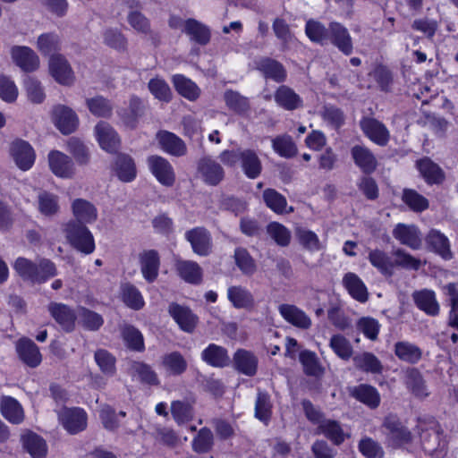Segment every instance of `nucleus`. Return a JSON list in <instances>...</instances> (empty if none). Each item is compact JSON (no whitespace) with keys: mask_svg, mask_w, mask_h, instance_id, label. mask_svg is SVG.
Returning <instances> with one entry per match:
<instances>
[{"mask_svg":"<svg viewBox=\"0 0 458 458\" xmlns=\"http://www.w3.org/2000/svg\"><path fill=\"white\" fill-rule=\"evenodd\" d=\"M228 300L237 309L250 308L254 303L252 294L242 286H231L227 290Z\"/></svg>","mask_w":458,"mask_h":458,"instance_id":"45","label":"nucleus"},{"mask_svg":"<svg viewBox=\"0 0 458 458\" xmlns=\"http://www.w3.org/2000/svg\"><path fill=\"white\" fill-rule=\"evenodd\" d=\"M402 200L411 210L416 213H420L426 210L428 207V201L427 198L412 189H403Z\"/></svg>","mask_w":458,"mask_h":458,"instance_id":"53","label":"nucleus"},{"mask_svg":"<svg viewBox=\"0 0 458 458\" xmlns=\"http://www.w3.org/2000/svg\"><path fill=\"white\" fill-rule=\"evenodd\" d=\"M175 269L186 283L199 284L202 282L203 270L195 261L179 259L175 263Z\"/></svg>","mask_w":458,"mask_h":458,"instance_id":"31","label":"nucleus"},{"mask_svg":"<svg viewBox=\"0 0 458 458\" xmlns=\"http://www.w3.org/2000/svg\"><path fill=\"white\" fill-rule=\"evenodd\" d=\"M24 448L33 458H44L47 454L45 440L35 433H29L22 437Z\"/></svg>","mask_w":458,"mask_h":458,"instance_id":"49","label":"nucleus"},{"mask_svg":"<svg viewBox=\"0 0 458 458\" xmlns=\"http://www.w3.org/2000/svg\"><path fill=\"white\" fill-rule=\"evenodd\" d=\"M258 358L247 350L239 349L233 355L235 369L242 374L252 377L258 370Z\"/></svg>","mask_w":458,"mask_h":458,"instance_id":"29","label":"nucleus"},{"mask_svg":"<svg viewBox=\"0 0 458 458\" xmlns=\"http://www.w3.org/2000/svg\"><path fill=\"white\" fill-rule=\"evenodd\" d=\"M14 63L24 72H30L39 66V59L36 53L28 47H14L12 49Z\"/></svg>","mask_w":458,"mask_h":458,"instance_id":"20","label":"nucleus"},{"mask_svg":"<svg viewBox=\"0 0 458 458\" xmlns=\"http://www.w3.org/2000/svg\"><path fill=\"white\" fill-rule=\"evenodd\" d=\"M19 359L30 368H37L42 361V354L38 345L29 338H21L15 344Z\"/></svg>","mask_w":458,"mask_h":458,"instance_id":"9","label":"nucleus"},{"mask_svg":"<svg viewBox=\"0 0 458 458\" xmlns=\"http://www.w3.org/2000/svg\"><path fill=\"white\" fill-rule=\"evenodd\" d=\"M53 119L63 134L72 133L79 124L77 114L68 106L58 105L54 107Z\"/></svg>","mask_w":458,"mask_h":458,"instance_id":"15","label":"nucleus"},{"mask_svg":"<svg viewBox=\"0 0 458 458\" xmlns=\"http://www.w3.org/2000/svg\"><path fill=\"white\" fill-rule=\"evenodd\" d=\"M72 210L76 220L81 224H92L98 218L97 208L89 200L76 199L72 203Z\"/></svg>","mask_w":458,"mask_h":458,"instance_id":"32","label":"nucleus"},{"mask_svg":"<svg viewBox=\"0 0 458 458\" xmlns=\"http://www.w3.org/2000/svg\"><path fill=\"white\" fill-rule=\"evenodd\" d=\"M214 445V436L208 428H202L193 437L191 442L192 450L197 454H207Z\"/></svg>","mask_w":458,"mask_h":458,"instance_id":"50","label":"nucleus"},{"mask_svg":"<svg viewBox=\"0 0 458 458\" xmlns=\"http://www.w3.org/2000/svg\"><path fill=\"white\" fill-rule=\"evenodd\" d=\"M161 366L169 375L180 376L187 370L188 363L181 352L174 351L162 356Z\"/></svg>","mask_w":458,"mask_h":458,"instance_id":"36","label":"nucleus"},{"mask_svg":"<svg viewBox=\"0 0 458 458\" xmlns=\"http://www.w3.org/2000/svg\"><path fill=\"white\" fill-rule=\"evenodd\" d=\"M255 68L266 78L282 83L287 78L284 66L276 59L261 57L255 61Z\"/></svg>","mask_w":458,"mask_h":458,"instance_id":"11","label":"nucleus"},{"mask_svg":"<svg viewBox=\"0 0 458 458\" xmlns=\"http://www.w3.org/2000/svg\"><path fill=\"white\" fill-rule=\"evenodd\" d=\"M405 384L412 393L419 397L427 396L426 386L420 371L416 369H409L405 373Z\"/></svg>","mask_w":458,"mask_h":458,"instance_id":"61","label":"nucleus"},{"mask_svg":"<svg viewBox=\"0 0 458 458\" xmlns=\"http://www.w3.org/2000/svg\"><path fill=\"white\" fill-rule=\"evenodd\" d=\"M343 284L349 294L359 302L364 303L369 299V292L362 280L354 273H346L343 277Z\"/></svg>","mask_w":458,"mask_h":458,"instance_id":"33","label":"nucleus"},{"mask_svg":"<svg viewBox=\"0 0 458 458\" xmlns=\"http://www.w3.org/2000/svg\"><path fill=\"white\" fill-rule=\"evenodd\" d=\"M278 311L286 322L295 327L308 329L311 327L310 318L295 305L281 304L278 307Z\"/></svg>","mask_w":458,"mask_h":458,"instance_id":"18","label":"nucleus"},{"mask_svg":"<svg viewBox=\"0 0 458 458\" xmlns=\"http://www.w3.org/2000/svg\"><path fill=\"white\" fill-rule=\"evenodd\" d=\"M2 415L13 424H20L24 420V411L21 403L13 397L3 396L0 400Z\"/></svg>","mask_w":458,"mask_h":458,"instance_id":"34","label":"nucleus"},{"mask_svg":"<svg viewBox=\"0 0 458 458\" xmlns=\"http://www.w3.org/2000/svg\"><path fill=\"white\" fill-rule=\"evenodd\" d=\"M185 239L191 243L192 251L201 257L208 256L212 251V236L202 226L188 230L184 233Z\"/></svg>","mask_w":458,"mask_h":458,"instance_id":"3","label":"nucleus"},{"mask_svg":"<svg viewBox=\"0 0 458 458\" xmlns=\"http://www.w3.org/2000/svg\"><path fill=\"white\" fill-rule=\"evenodd\" d=\"M329 346L333 352L342 360H348L353 357V348L350 341L344 335L337 334L334 335L329 342Z\"/></svg>","mask_w":458,"mask_h":458,"instance_id":"55","label":"nucleus"},{"mask_svg":"<svg viewBox=\"0 0 458 458\" xmlns=\"http://www.w3.org/2000/svg\"><path fill=\"white\" fill-rule=\"evenodd\" d=\"M161 148L174 157H182L187 153L184 141L173 132L167 131H159L157 135Z\"/></svg>","mask_w":458,"mask_h":458,"instance_id":"24","label":"nucleus"},{"mask_svg":"<svg viewBox=\"0 0 458 458\" xmlns=\"http://www.w3.org/2000/svg\"><path fill=\"white\" fill-rule=\"evenodd\" d=\"M131 370L133 375L139 377L142 383L154 386L159 384L157 373L148 364L140 361H133L131 364Z\"/></svg>","mask_w":458,"mask_h":458,"instance_id":"57","label":"nucleus"},{"mask_svg":"<svg viewBox=\"0 0 458 458\" xmlns=\"http://www.w3.org/2000/svg\"><path fill=\"white\" fill-rule=\"evenodd\" d=\"M305 33L312 42L320 45L327 43L330 37L329 26L326 27L322 22L312 19L306 22Z\"/></svg>","mask_w":458,"mask_h":458,"instance_id":"43","label":"nucleus"},{"mask_svg":"<svg viewBox=\"0 0 458 458\" xmlns=\"http://www.w3.org/2000/svg\"><path fill=\"white\" fill-rule=\"evenodd\" d=\"M275 102L287 111H293L303 106V100L292 88L281 85L274 94Z\"/></svg>","mask_w":458,"mask_h":458,"instance_id":"19","label":"nucleus"},{"mask_svg":"<svg viewBox=\"0 0 458 458\" xmlns=\"http://www.w3.org/2000/svg\"><path fill=\"white\" fill-rule=\"evenodd\" d=\"M13 269L24 281L32 284H42L57 276L55 264L47 258L36 261L19 257L13 263Z\"/></svg>","mask_w":458,"mask_h":458,"instance_id":"1","label":"nucleus"},{"mask_svg":"<svg viewBox=\"0 0 458 458\" xmlns=\"http://www.w3.org/2000/svg\"><path fill=\"white\" fill-rule=\"evenodd\" d=\"M172 81L176 91L190 101L196 100L200 95V89L191 80L182 74L173 76Z\"/></svg>","mask_w":458,"mask_h":458,"instance_id":"40","label":"nucleus"},{"mask_svg":"<svg viewBox=\"0 0 458 458\" xmlns=\"http://www.w3.org/2000/svg\"><path fill=\"white\" fill-rule=\"evenodd\" d=\"M113 170L119 180L124 182L133 181L137 174L134 160L131 156L123 153H120L115 157Z\"/></svg>","mask_w":458,"mask_h":458,"instance_id":"26","label":"nucleus"},{"mask_svg":"<svg viewBox=\"0 0 458 458\" xmlns=\"http://www.w3.org/2000/svg\"><path fill=\"white\" fill-rule=\"evenodd\" d=\"M384 427L387 430L388 442L394 447H400L411 442V432L395 417H386Z\"/></svg>","mask_w":458,"mask_h":458,"instance_id":"12","label":"nucleus"},{"mask_svg":"<svg viewBox=\"0 0 458 458\" xmlns=\"http://www.w3.org/2000/svg\"><path fill=\"white\" fill-rule=\"evenodd\" d=\"M38 202L39 212L46 216H54L59 210L58 198L52 193L47 191L39 193Z\"/></svg>","mask_w":458,"mask_h":458,"instance_id":"62","label":"nucleus"},{"mask_svg":"<svg viewBox=\"0 0 458 458\" xmlns=\"http://www.w3.org/2000/svg\"><path fill=\"white\" fill-rule=\"evenodd\" d=\"M58 418L70 434H77L87 427V413L80 408H64L58 413Z\"/></svg>","mask_w":458,"mask_h":458,"instance_id":"5","label":"nucleus"},{"mask_svg":"<svg viewBox=\"0 0 458 458\" xmlns=\"http://www.w3.org/2000/svg\"><path fill=\"white\" fill-rule=\"evenodd\" d=\"M224 100L226 106L238 114H245L250 108L248 98L233 89L225 91Z\"/></svg>","mask_w":458,"mask_h":458,"instance_id":"42","label":"nucleus"},{"mask_svg":"<svg viewBox=\"0 0 458 458\" xmlns=\"http://www.w3.org/2000/svg\"><path fill=\"white\" fill-rule=\"evenodd\" d=\"M272 148L280 157L290 158L297 155V146L288 134L278 135L272 139Z\"/></svg>","mask_w":458,"mask_h":458,"instance_id":"44","label":"nucleus"},{"mask_svg":"<svg viewBox=\"0 0 458 458\" xmlns=\"http://www.w3.org/2000/svg\"><path fill=\"white\" fill-rule=\"evenodd\" d=\"M352 363L356 369L364 373L379 375L384 369L379 359L369 352H361L353 355Z\"/></svg>","mask_w":458,"mask_h":458,"instance_id":"21","label":"nucleus"},{"mask_svg":"<svg viewBox=\"0 0 458 458\" xmlns=\"http://www.w3.org/2000/svg\"><path fill=\"white\" fill-rule=\"evenodd\" d=\"M140 271L143 277L148 282H154L159 271V255L155 250H144L140 254Z\"/></svg>","mask_w":458,"mask_h":458,"instance_id":"23","label":"nucleus"},{"mask_svg":"<svg viewBox=\"0 0 458 458\" xmlns=\"http://www.w3.org/2000/svg\"><path fill=\"white\" fill-rule=\"evenodd\" d=\"M147 162L150 172L161 184L172 186L174 183L175 174L168 160L160 156H150Z\"/></svg>","mask_w":458,"mask_h":458,"instance_id":"4","label":"nucleus"},{"mask_svg":"<svg viewBox=\"0 0 458 458\" xmlns=\"http://www.w3.org/2000/svg\"><path fill=\"white\" fill-rule=\"evenodd\" d=\"M143 104L140 98L131 96L129 100V109L120 110L118 114L122 118L123 122L130 127H134L137 119L143 114Z\"/></svg>","mask_w":458,"mask_h":458,"instance_id":"47","label":"nucleus"},{"mask_svg":"<svg viewBox=\"0 0 458 458\" xmlns=\"http://www.w3.org/2000/svg\"><path fill=\"white\" fill-rule=\"evenodd\" d=\"M350 395L370 409H376L380 404V394L377 389L368 384H360L349 390Z\"/></svg>","mask_w":458,"mask_h":458,"instance_id":"22","label":"nucleus"},{"mask_svg":"<svg viewBox=\"0 0 458 458\" xmlns=\"http://www.w3.org/2000/svg\"><path fill=\"white\" fill-rule=\"evenodd\" d=\"M171 413L177 424H184L193 418V405L187 400L174 401L171 403Z\"/></svg>","mask_w":458,"mask_h":458,"instance_id":"52","label":"nucleus"},{"mask_svg":"<svg viewBox=\"0 0 458 458\" xmlns=\"http://www.w3.org/2000/svg\"><path fill=\"white\" fill-rule=\"evenodd\" d=\"M183 32L189 35L191 40L201 46L207 45L211 37L209 28L195 19L185 21Z\"/></svg>","mask_w":458,"mask_h":458,"instance_id":"38","label":"nucleus"},{"mask_svg":"<svg viewBox=\"0 0 458 458\" xmlns=\"http://www.w3.org/2000/svg\"><path fill=\"white\" fill-rule=\"evenodd\" d=\"M47 157L49 168L55 175L64 179L74 175V164L69 156L58 150H52Z\"/></svg>","mask_w":458,"mask_h":458,"instance_id":"6","label":"nucleus"},{"mask_svg":"<svg viewBox=\"0 0 458 458\" xmlns=\"http://www.w3.org/2000/svg\"><path fill=\"white\" fill-rule=\"evenodd\" d=\"M393 236L400 242L413 250H417L421 245L420 232L414 225L398 224L393 230Z\"/></svg>","mask_w":458,"mask_h":458,"instance_id":"28","label":"nucleus"},{"mask_svg":"<svg viewBox=\"0 0 458 458\" xmlns=\"http://www.w3.org/2000/svg\"><path fill=\"white\" fill-rule=\"evenodd\" d=\"M49 71L54 79L62 85H72L74 81L73 72L64 56L53 55L49 59Z\"/></svg>","mask_w":458,"mask_h":458,"instance_id":"14","label":"nucleus"},{"mask_svg":"<svg viewBox=\"0 0 458 458\" xmlns=\"http://www.w3.org/2000/svg\"><path fill=\"white\" fill-rule=\"evenodd\" d=\"M431 250L444 259H451L453 257L449 240L438 231L431 230Z\"/></svg>","mask_w":458,"mask_h":458,"instance_id":"58","label":"nucleus"},{"mask_svg":"<svg viewBox=\"0 0 458 458\" xmlns=\"http://www.w3.org/2000/svg\"><path fill=\"white\" fill-rule=\"evenodd\" d=\"M67 150L73 156L79 165H87L89 161V152L84 143L78 138H70L67 141Z\"/></svg>","mask_w":458,"mask_h":458,"instance_id":"63","label":"nucleus"},{"mask_svg":"<svg viewBox=\"0 0 458 458\" xmlns=\"http://www.w3.org/2000/svg\"><path fill=\"white\" fill-rule=\"evenodd\" d=\"M86 105L90 113L98 117H110L113 114V106L110 101L102 96L88 98Z\"/></svg>","mask_w":458,"mask_h":458,"instance_id":"56","label":"nucleus"},{"mask_svg":"<svg viewBox=\"0 0 458 458\" xmlns=\"http://www.w3.org/2000/svg\"><path fill=\"white\" fill-rule=\"evenodd\" d=\"M263 200L276 214L287 212V200L285 197L274 189H266L263 191ZM292 211L293 208H290L288 212Z\"/></svg>","mask_w":458,"mask_h":458,"instance_id":"48","label":"nucleus"},{"mask_svg":"<svg viewBox=\"0 0 458 458\" xmlns=\"http://www.w3.org/2000/svg\"><path fill=\"white\" fill-rule=\"evenodd\" d=\"M168 312L182 330L188 333H191L194 330L197 324V317L189 308L177 303H172L169 305Z\"/></svg>","mask_w":458,"mask_h":458,"instance_id":"27","label":"nucleus"},{"mask_svg":"<svg viewBox=\"0 0 458 458\" xmlns=\"http://www.w3.org/2000/svg\"><path fill=\"white\" fill-rule=\"evenodd\" d=\"M47 310L55 322L66 332H72L75 327V321L78 318V312L66 304L59 302H50Z\"/></svg>","mask_w":458,"mask_h":458,"instance_id":"8","label":"nucleus"},{"mask_svg":"<svg viewBox=\"0 0 458 458\" xmlns=\"http://www.w3.org/2000/svg\"><path fill=\"white\" fill-rule=\"evenodd\" d=\"M201 359L207 364L216 368H224L230 362L226 349L215 344H210L202 351Z\"/></svg>","mask_w":458,"mask_h":458,"instance_id":"35","label":"nucleus"},{"mask_svg":"<svg viewBox=\"0 0 458 458\" xmlns=\"http://www.w3.org/2000/svg\"><path fill=\"white\" fill-rule=\"evenodd\" d=\"M394 354L403 361L408 363H417L421 359V350L415 344L400 341L394 344Z\"/></svg>","mask_w":458,"mask_h":458,"instance_id":"41","label":"nucleus"},{"mask_svg":"<svg viewBox=\"0 0 458 458\" xmlns=\"http://www.w3.org/2000/svg\"><path fill=\"white\" fill-rule=\"evenodd\" d=\"M95 135L100 148L106 152L114 153L120 147L121 140L115 130L106 122L95 126Z\"/></svg>","mask_w":458,"mask_h":458,"instance_id":"10","label":"nucleus"},{"mask_svg":"<svg viewBox=\"0 0 458 458\" xmlns=\"http://www.w3.org/2000/svg\"><path fill=\"white\" fill-rule=\"evenodd\" d=\"M360 125L365 135L377 144L384 146L388 142L389 131L381 122L364 117L360 120Z\"/></svg>","mask_w":458,"mask_h":458,"instance_id":"17","label":"nucleus"},{"mask_svg":"<svg viewBox=\"0 0 458 458\" xmlns=\"http://www.w3.org/2000/svg\"><path fill=\"white\" fill-rule=\"evenodd\" d=\"M242 168L248 178L255 179L259 176L262 165L257 153L252 149L241 151Z\"/></svg>","mask_w":458,"mask_h":458,"instance_id":"39","label":"nucleus"},{"mask_svg":"<svg viewBox=\"0 0 458 458\" xmlns=\"http://www.w3.org/2000/svg\"><path fill=\"white\" fill-rule=\"evenodd\" d=\"M78 318L81 326L89 331H97L104 324V318L100 314L85 307L78 308Z\"/></svg>","mask_w":458,"mask_h":458,"instance_id":"51","label":"nucleus"},{"mask_svg":"<svg viewBox=\"0 0 458 458\" xmlns=\"http://www.w3.org/2000/svg\"><path fill=\"white\" fill-rule=\"evenodd\" d=\"M368 259L383 276H392L394 275L393 259L384 250L379 249L369 250Z\"/></svg>","mask_w":458,"mask_h":458,"instance_id":"37","label":"nucleus"},{"mask_svg":"<svg viewBox=\"0 0 458 458\" xmlns=\"http://www.w3.org/2000/svg\"><path fill=\"white\" fill-rule=\"evenodd\" d=\"M121 332L129 348L138 352L144 350L143 336L137 328L131 325H123Z\"/></svg>","mask_w":458,"mask_h":458,"instance_id":"60","label":"nucleus"},{"mask_svg":"<svg viewBox=\"0 0 458 458\" xmlns=\"http://www.w3.org/2000/svg\"><path fill=\"white\" fill-rule=\"evenodd\" d=\"M152 436L158 444L168 448H175L182 444L180 436L168 427L157 426Z\"/></svg>","mask_w":458,"mask_h":458,"instance_id":"46","label":"nucleus"},{"mask_svg":"<svg viewBox=\"0 0 458 458\" xmlns=\"http://www.w3.org/2000/svg\"><path fill=\"white\" fill-rule=\"evenodd\" d=\"M11 156L16 165L23 171L31 168L35 162V152L33 148L25 140H17L13 141L10 148Z\"/></svg>","mask_w":458,"mask_h":458,"instance_id":"7","label":"nucleus"},{"mask_svg":"<svg viewBox=\"0 0 458 458\" xmlns=\"http://www.w3.org/2000/svg\"><path fill=\"white\" fill-rule=\"evenodd\" d=\"M359 451L366 458H383L384 450L378 442L371 437H362L358 445Z\"/></svg>","mask_w":458,"mask_h":458,"instance_id":"64","label":"nucleus"},{"mask_svg":"<svg viewBox=\"0 0 458 458\" xmlns=\"http://www.w3.org/2000/svg\"><path fill=\"white\" fill-rule=\"evenodd\" d=\"M352 157L355 165L364 173H373L377 165L374 154L365 146L355 145L351 149Z\"/></svg>","mask_w":458,"mask_h":458,"instance_id":"25","label":"nucleus"},{"mask_svg":"<svg viewBox=\"0 0 458 458\" xmlns=\"http://www.w3.org/2000/svg\"><path fill=\"white\" fill-rule=\"evenodd\" d=\"M329 30L328 41L344 55H350L353 51V44L347 28L340 22L332 21L329 23Z\"/></svg>","mask_w":458,"mask_h":458,"instance_id":"13","label":"nucleus"},{"mask_svg":"<svg viewBox=\"0 0 458 458\" xmlns=\"http://www.w3.org/2000/svg\"><path fill=\"white\" fill-rule=\"evenodd\" d=\"M65 237L77 250L88 255L95 250V241L89 228L80 222L69 221L64 225Z\"/></svg>","mask_w":458,"mask_h":458,"instance_id":"2","label":"nucleus"},{"mask_svg":"<svg viewBox=\"0 0 458 458\" xmlns=\"http://www.w3.org/2000/svg\"><path fill=\"white\" fill-rule=\"evenodd\" d=\"M122 299L132 310H139L144 306V300L140 292L131 284L122 286Z\"/></svg>","mask_w":458,"mask_h":458,"instance_id":"59","label":"nucleus"},{"mask_svg":"<svg viewBox=\"0 0 458 458\" xmlns=\"http://www.w3.org/2000/svg\"><path fill=\"white\" fill-rule=\"evenodd\" d=\"M317 433L323 435L334 445H340L348 437L344 432L342 424L335 420L325 419L317 428Z\"/></svg>","mask_w":458,"mask_h":458,"instance_id":"30","label":"nucleus"},{"mask_svg":"<svg viewBox=\"0 0 458 458\" xmlns=\"http://www.w3.org/2000/svg\"><path fill=\"white\" fill-rule=\"evenodd\" d=\"M198 172L203 181L212 186L220 183L225 177V171L222 165L208 157H205L198 162Z\"/></svg>","mask_w":458,"mask_h":458,"instance_id":"16","label":"nucleus"},{"mask_svg":"<svg viewBox=\"0 0 458 458\" xmlns=\"http://www.w3.org/2000/svg\"><path fill=\"white\" fill-rule=\"evenodd\" d=\"M271 414L272 403L268 394L259 390L255 403V417L265 424H267L270 420Z\"/></svg>","mask_w":458,"mask_h":458,"instance_id":"54","label":"nucleus"}]
</instances>
